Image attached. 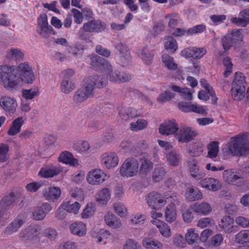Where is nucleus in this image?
Returning a JSON list of instances; mask_svg holds the SVG:
<instances>
[{"instance_id": "nucleus-1", "label": "nucleus", "mask_w": 249, "mask_h": 249, "mask_svg": "<svg viewBox=\"0 0 249 249\" xmlns=\"http://www.w3.org/2000/svg\"><path fill=\"white\" fill-rule=\"evenodd\" d=\"M36 77L32 66L28 62L16 67L6 64L0 66V84L9 90L17 89L22 83L32 84Z\"/></svg>"}, {"instance_id": "nucleus-2", "label": "nucleus", "mask_w": 249, "mask_h": 249, "mask_svg": "<svg viewBox=\"0 0 249 249\" xmlns=\"http://www.w3.org/2000/svg\"><path fill=\"white\" fill-rule=\"evenodd\" d=\"M107 79L102 76H91L85 78L83 85L74 93L73 100L76 103L86 101L96 88H101L107 85Z\"/></svg>"}, {"instance_id": "nucleus-3", "label": "nucleus", "mask_w": 249, "mask_h": 249, "mask_svg": "<svg viewBox=\"0 0 249 249\" xmlns=\"http://www.w3.org/2000/svg\"><path fill=\"white\" fill-rule=\"evenodd\" d=\"M91 59V65L93 66L97 65L101 67L104 72L107 74V79L112 82H124L131 79V76L128 74L122 73L118 71H113L111 65L108 61L97 55L92 56Z\"/></svg>"}, {"instance_id": "nucleus-4", "label": "nucleus", "mask_w": 249, "mask_h": 249, "mask_svg": "<svg viewBox=\"0 0 249 249\" xmlns=\"http://www.w3.org/2000/svg\"><path fill=\"white\" fill-rule=\"evenodd\" d=\"M249 152V135L239 134L232 137L228 143V154L244 156Z\"/></svg>"}, {"instance_id": "nucleus-5", "label": "nucleus", "mask_w": 249, "mask_h": 249, "mask_svg": "<svg viewBox=\"0 0 249 249\" xmlns=\"http://www.w3.org/2000/svg\"><path fill=\"white\" fill-rule=\"evenodd\" d=\"M146 201L148 205L153 209H159L164 206L167 201L173 203L174 205L178 202V199L177 195L171 192L166 193L163 196L157 192L149 193L146 197Z\"/></svg>"}, {"instance_id": "nucleus-6", "label": "nucleus", "mask_w": 249, "mask_h": 249, "mask_svg": "<svg viewBox=\"0 0 249 249\" xmlns=\"http://www.w3.org/2000/svg\"><path fill=\"white\" fill-rule=\"evenodd\" d=\"M245 82L246 78L243 73L240 72L235 73L231 89V95L234 100L240 101L245 98Z\"/></svg>"}, {"instance_id": "nucleus-7", "label": "nucleus", "mask_w": 249, "mask_h": 249, "mask_svg": "<svg viewBox=\"0 0 249 249\" xmlns=\"http://www.w3.org/2000/svg\"><path fill=\"white\" fill-rule=\"evenodd\" d=\"M109 178V176L103 169L99 168L89 170L86 175L87 183L92 186H99Z\"/></svg>"}, {"instance_id": "nucleus-8", "label": "nucleus", "mask_w": 249, "mask_h": 249, "mask_svg": "<svg viewBox=\"0 0 249 249\" xmlns=\"http://www.w3.org/2000/svg\"><path fill=\"white\" fill-rule=\"evenodd\" d=\"M139 170V164L137 160L134 158H127L120 167L119 172L121 176L131 178L137 175Z\"/></svg>"}, {"instance_id": "nucleus-9", "label": "nucleus", "mask_w": 249, "mask_h": 249, "mask_svg": "<svg viewBox=\"0 0 249 249\" xmlns=\"http://www.w3.org/2000/svg\"><path fill=\"white\" fill-rule=\"evenodd\" d=\"M197 135V132L191 127L183 126L179 128L175 134L176 140L181 143H188Z\"/></svg>"}, {"instance_id": "nucleus-10", "label": "nucleus", "mask_w": 249, "mask_h": 249, "mask_svg": "<svg viewBox=\"0 0 249 249\" xmlns=\"http://www.w3.org/2000/svg\"><path fill=\"white\" fill-rule=\"evenodd\" d=\"M74 73L72 70H67L63 72V78L60 83V89L64 94L70 93L75 88V83L70 78Z\"/></svg>"}, {"instance_id": "nucleus-11", "label": "nucleus", "mask_w": 249, "mask_h": 249, "mask_svg": "<svg viewBox=\"0 0 249 249\" xmlns=\"http://www.w3.org/2000/svg\"><path fill=\"white\" fill-rule=\"evenodd\" d=\"M37 32L42 37L47 38L50 36V31H53V34L55 32L51 26H49L48 18L46 14H43L38 18Z\"/></svg>"}, {"instance_id": "nucleus-12", "label": "nucleus", "mask_w": 249, "mask_h": 249, "mask_svg": "<svg viewBox=\"0 0 249 249\" xmlns=\"http://www.w3.org/2000/svg\"><path fill=\"white\" fill-rule=\"evenodd\" d=\"M178 124L175 119H168L160 124L159 132L163 136H168L171 135L175 136V134L178 131Z\"/></svg>"}, {"instance_id": "nucleus-13", "label": "nucleus", "mask_w": 249, "mask_h": 249, "mask_svg": "<svg viewBox=\"0 0 249 249\" xmlns=\"http://www.w3.org/2000/svg\"><path fill=\"white\" fill-rule=\"evenodd\" d=\"M101 161L105 168L110 170L118 165L119 159L115 152H108L104 153L101 155Z\"/></svg>"}, {"instance_id": "nucleus-14", "label": "nucleus", "mask_w": 249, "mask_h": 249, "mask_svg": "<svg viewBox=\"0 0 249 249\" xmlns=\"http://www.w3.org/2000/svg\"><path fill=\"white\" fill-rule=\"evenodd\" d=\"M0 107L6 112L14 113L18 107L17 99L12 96H4L0 98Z\"/></svg>"}, {"instance_id": "nucleus-15", "label": "nucleus", "mask_w": 249, "mask_h": 249, "mask_svg": "<svg viewBox=\"0 0 249 249\" xmlns=\"http://www.w3.org/2000/svg\"><path fill=\"white\" fill-rule=\"evenodd\" d=\"M57 160L60 163L71 166L77 167L79 165L78 160L74 157L72 153L68 150L60 152Z\"/></svg>"}, {"instance_id": "nucleus-16", "label": "nucleus", "mask_w": 249, "mask_h": 249, "mask_svg": "<svg viewBox=\"0 0 249 249\" xmlns=\"http://www.w3.org/2000/svg\"><path fill=\"white\" fill-rule=\"evenodd\" d=\"M187 168L191 176L199 180L205 176L204 173L200 169L198 161L192 159L187 161Z\"/></svg>"}, {"instance_id": "nucleus-17", "label": "nucleus", "mask_w": 249, "mask_h": 249, "mask_svg": "<svg viewBox=\"0 0 249 249\" xmlns=\"http://www.w3.org/2000/svg\"><path fill=\"white\" fill-rule=\"evenodd\" d=\"M62 171V167L60 165L49 164L42 167L39 175L43 178H52L56 176Z\"/></svg>"}, {"instance_id": "nucleus-18", "label": "nucleus", "mask_w": 249, "mask_h": 249, "mask_svg": "<svg viewBox=\"0 0 249 249\" xmlns=\"http://www.w3.org/2000/svg\"><path fill=\"white\" fill-rule=\"evenodd\" d=\"M61 190L59 187L52 186L47 187L43 191L44 198L51 202L57 200L61 196Z\"/></svg>"}, {"instance_id": "nucleus-19", "label": "nucleus", "mask_w": 249, "mask_h": 249, "mask_svg": "<svg viewBox=\"0 0 249 249\" xmlns=\"http://www.w3.org/2000/svg\"><path fill=\"white\" fill-rule=\"evenodd\" d=\"M71 233L80 237H84L87 233V225L83 221L73 222L70 226Z\"/></svg>"}, {"instance_id": "nucleus-20", "label": "nucleus", "mask_w": 249, "mask_h": 249, "mask_svg": "<svg viewBox=\"0 0 249 249\" xmlns=\"http://www.w3.org/2000/svg\"><path fill=\"white\" fill-rule=\"evenodd\" d=\"M111 198V192L106 187L99 190L94 196L96 202L99 205L105 206Z\"/></svg>"}, {"instance_id": "nucleus-21", "label": "nucleus", "mask_w": 249, "mask_h": 249, "mask_svg": "<svg viewBox=\"0 0 249 249\" xmlns=\"http://www.w3.org/2000/svg\"><path fill=\"white\" fill-rule=\"evenodd\" d=\"M219 226L225 233H231L236 231V227L234 225V220L230 216H223L221 219Z\"/></svg>"}, {"instance_id": "nucleus-22", "label": "nucleus", "mask_w": 249, "mask_h": 249, "mask_svg": "<svg viewBox=\"0 0 249 249\" xmlns=\"http://www.w3.org/2000/svg\"><path fill=\"white\" fill-rule=\"evenodd\" d=\"M40 230V227L38 225L31 226L20 234V236L23 239L36 240L39 237Z\"/></svg>"}, {"instance_id": "nucleus-23", "label": "nucleus", "mask_w": 249, "mask_h": 249, "mask_svg": "<svg viewBox=\"0 0 249 249\" xmlns=\"http://www.w3.org/2000/svg\"><path fill=\"white\" fill-rule=\"evenodd\" d=\"M201 186L204 189L215 192L220 189L221 184L220 181L214 178H205L200 182Z\"/></svg>"}, {"instance_id": "nucleus-24", "label": "nucleus", "mask_w": 249, "mask_h": 249, "mask_svg": "<svg viewBox=\"0 0 249 249\" xmlns=\"http://www.w3.org/2000/svg\"><path fill=\"white\" fill-rule=\"evenodd\" d=\"M192 210L200 215H207L210 214L212 209L207 202H196L191 206Z\"/></svg>"}, {"instance_id": "nucleus-25", "label": "nucleus", "mask_w": 249, "mask_h": 249, "mask_svg": "<svg viewBox=\"0 0 249 249\" xmlns=\"http://www.w3.org/2000/svg\"><path fill=\"white\" fill-rule=\"evenodd\" d=\"M51 210L50 205L48 203L43 204L40 206L35 208L33 211V217L36 220L43 219L47 212Z\"/></svg>"}, {"instance_id": "nucleus-26", "label": "nucleus", "mask_w": 249, "mask_h": 249, "mask_svg": "<svg viewBox=\"0 0 249 249\" xmlns=\"http://www.w3.org/2000/svg\"><path fill=\"white\" fill-rule=\"evenodd\" d=\"M162 41L164 48L168 53H173L178 50L177 41L173 36H165Z\"/></svg>"}, {"instance_id": "nucleus-27", "label": "nucleus", "mask_w": 249, "mask_h": 249, "mask_svg": "<svg viewBox=\"0 0 249 249\" xmlns=\"http://www.w3.org/2000/svg\"><path fill=\"white\" fill-rule=\"evenodd\" d=\"M83 29L86 32H101L105 28V25L100 21H90L84 23Z\"/></svg>"}, {"instance_id": "nucleus-28", "label": "nucleus", "mask_w": 249, "mask_h": 249, "mask_svg": "<svg viewBox=\"0 0 249 249\" xmlns=\"http://www.w3.org/2000/svg\"><path fill=\"white\" fill-rule=\"evenodd\" d=\"M23 124L24 120L22 117H18L14 119L7 131V134L13 136L19 133Z\"/></svg>"}, {"instance_id": "nucleus-29", "label": "nucleus", "mask_w": 249, "mask_h": 249, "mask_svg": "<svg viewBox=\"0 0 249 249\" xmlns=\"http://www.w3.org/2000/svg\"><path fill=\"white\" fill-rule=\"evenodd\" d=\"M72 148L77 153L87 154L90 149V145L88 141L82 140L73 142Z\"/></svg>"}, {"instance_id": "nucleus-30", "label": "nucleus", "mask_w": 249, "mask_h": 249, "mask_svg": "<svg viewBox=\"0 0 249 249\" xmlns=\"http://www.w3.org/2000/svg\"><path fill=\"white\" fill-rule=\"evenodd\" d=\"M185 196L190 201H195L202 198L201 192L197 188L193 186H189L187 188Z\"/></svg>"}, {"instance_id": "nucleus-31", "label": "nucleus", "mask_w": 249, "mask_h": 249, "mask_svg": "<svg viewBox=\"0 0 249 249\" xmlns=\"http://www.w3.org/2000/svg\"><path fill=\"white\" fill-rule=\"evenodd\" d=\"M104 220L106 225L111 228L117 229L122 226L120 219L112 213H106L104 216Z\"/></svg>"}, {"instance_id": "nucleus-32", "label": "nucleus", "mask_w": 249, "mask_h": 249, "mask_svg": "<svg viewBox=\"0 0 249 249\" xmlns=\"http://www.w3.org/2000/svg\"><path fill=\"white\" fill-rule=\"evenodd\" d=\"M142 245L145 249H162L163 248L161 242L150 237L144 238L142 241Z\"/></svg>"}, {"instance_id": "nucleus-33", "label": "nucleus", "mask_w": 249, "mask_h": 249, "mask_svg": "<svg viewBox=\"0 0 249 249\" xmlns=\"http://www.w3.org/2000/svg\"><path fill=\"white\" fill-rule=\"evenodd\" d=\"M89 234L99 243L108 239L110 236V233L108 231L103 229H93L90 231Z\"/></svg>"}, {"instance_id": "nucleus-34", "label": "nucleus", "mask_w": 249, "mask_h": 249, "mask_svg": "<svg viewBox=\"0 0 249 249\" xmlns=\"http://www.w3.org/2000/svg\"><path fill=\"white\" fill-rule=\"evenodd\" d=\"M231 35L233 47L235 50H237L243 44V36L242 31L240 30H234L231 32Z\"/></svg>"}, {"instance_id": "nucleus-35", "label": "nucleus", "mask_w": 249, "mask_h": 249, "mask_svg": "<svg viewBox=\"0 0 249 249\" xmlns=\"http://www.w3.org/2000/svg\"><path fill=\"white\" fill-rule=\"evenodd\" d=\"M140 113L135 109L132 108H123L119 112V117L124 121H127L130 119L139 116Z\"/></svg>"}, {"instance_id": "nucleus-36", "label": "nucleus", "mask_w": 249, "mask_h": 249, "mask_svg": "<svg viewBox=\"0 0 249 249\" xmlns=\"http://www.w3.org/2000/svg\"><path fill=\"white\" fill-rule=\"evenodd\" d=\"M63 206L68 213L77 214L81 208V205L77 201L67 200L63 202Z\"/></svg>"}, {"instance_id": "nucleus-37", "label": "nucleus", "mask_w": 249, "mask_h": 249, "mask_svg": "<svg viewBox=\"0 0 249 249\" xmlns=\"http://www.w3.org/2000/svg\"><path fill=\"white\" fill-rule=\"evenodd\" d=\"M173 205L168 206L165 211V218L166 222L169 223H171L176 221L177 217V210L175 208V205L178 204L174 205V202L172 203Z\"/></svg>"}, {"instance_id": "nucleus-38", "label": "nucleus", "mask_w": 249, "mask_h": 249, "mask_svg": "<svg viewBox=\"0 0 249 249\" xmlns=\"http://www.w3.org/2000/svg\"><path fill=\"white\" fill-rule=\"evenodd\" d=\"M96 212V206L93 203H88L83 209L81 213V217L83 219H87L94 216Z\"/></svg>"}, {"instance_id": "nucleus-39", "label": "nucleus", "mask_w": 249, "mask_h": 249, "mask_svg": "<svg viewBox=\"0 0 249 249\" xmlns=\"http://www.w3.org/2000/svg\"><path fill=\"white\" fill-rule=\"evenodd\" d=\"M223 178L226 181L231 184H236V181L241 179V176L237 175L234 170H225L224 172Z\"/></svg>"}, {"instance_id": "nucleus-40", "label": "nucleus", "mask_w": 249, "mask_h": 249, "mask_svg": "<svg viewBox=\"0 0 249 249\" xmlns=\"http://www.w3.org/2000/svg\"><path fill=\"white\" fill-rule=\"evenodd\" d=\"M7 58L16 61H20L24 57V53L19 49L11 48L7 51Z\"/></svg>"}, {"instance_id": "nucleus-41", "label": "nucleus", "mask_w": 249, "mask_h": 249, "mask_svg": "<svg viewBox=\"0 0 249 249\" xmlns=\"http://www.w3.org/2000/svg\"><path fill=\"white\" fill-rule=\"evenodd\" d=\"M198 239V234L196 232L195 228H190L187 230L185 234V240L186 243L190 245H193Z\"/></svg>"}, {"instance_id": "nucleus-42", "label": "nucleus", "mask_w": 249, "mask_h": 249, "mask_svg": "<svg viewBox=\"0 0 249 249\" xmlns=\"http://www.w3.org/2000/svg\"><path fill=\"white\" fill-rule=\"evenodd\" d=\"M222 64L224 68L223 75L225 77H228L233 71V64L231 59L229 56L225 57L222 60Z\"/></svg>"}, {"instance_id": "nucleus-43", "label": "nucleus", "mask_w": 249, "mask_h": 249, "mask_svg": "<svg viewBox=\"0 0 249 249\" xmlns=\"http://www.w3.org/2000/svg\"><path fill=\"white\" fill-rule=\"evenodd\" d=\"M148 122L146 120L139 119L136 122H133L130 124V129L132 131H138L146 128Z\"/></svg>"}, {"instance_id": "nucleus-44", "label": "nucleus", "mask_w": 249, "mask_h": 249, "mask_svg": "<svg viewBox=\"0 0 249 249\" xmlns=\"http://www.w3.org/2000/svg\"><path fill=\"white\" fill-rule=\"evenodd\" d=\"M235 241L238 244H249V230H242L237 233L235 237Z\"/></svg>"}, {"instance_id": "nucleus-45", "label": "nucleus", "mask_w": 249, "mask_h": 249, "mask_svg": "<svg viewBox=\"0 0 249 249\" xmlns=\"http://www.w3.org/2000/svg\"><path fill=\"white\" fill-rule=\"evenodd\" d=\"M203 144L200 142H195L187 146L188 152L194 156L199 155L203 152Z\"/></svg>"}, {"instance_id": "nucleus-46", "label": "nucleus", "mask_w": 249, "mask_h": 249, "mask_svg": "<svg viewBox=\"0 0 249 249\" xmlns=\"http://www.w3.org/2000/svg\"><path fill=\"white\" fill-rule=\"evenodd\" d=\"M22 97L26 100H31L39 94V89L37 88L23 89L22 91Z\"/></svg>"}, {"instance_id": "nucleus-47", "label": "nucleus", "mask_w": 249, "mask_h": 249, "mask_svg": "<svg viewBox=\"0 0 249 249\" xmlns=\"http://www.w3.org/2000/svg\"><path fill=\"white\" fill-rule=\"evenodd\" d=\"M162 61L165 67L170 70H175L178 68V65L175 63L173 57L168 54L162 55Z\"/></svg>"}, {"instance_id": "nucleus-48", "label": "nucleus", "mask_w": 249, "mask_h": 249, "mask_svg": "<svg viewBox=\"0 0 249 249\" xmlns=\"http://www.w3.org/2000/svg\"><path fill=\"white\" fill-rule=\"evenodd\" d=\"M175 97V94L170 90H165L160 93L157 98V102L159 104H164L169 101Z\"/></svg>"}, {"instance_id": "nucleus-49", "label": "nucleus", "mask_w": 249, "mask_h": 249, "mask_svg": "<svg viewBox=\"0 0 249 249\" xmlns=\"http://www.w3.org/2000/svg\"><path fill=\"white\" fill-rule=\"evenodd\" d=\"M208 156L210 158H215L219 152V143L217 142H210L207 147Z\"/></svg>"}, {"instance_id": "nucleus-50", "label": "nucleus", "mask_w": 249, "mask_h": 249, "mask_svg": "<svg viewBox=\"0 0 249 249\" xmlns=\"http://www.w3.org/2000/svg\"><path fill=\"white\" fill-rule=\"evenodd\" d=\"M166 158L170 165L177 166L178 165L179 156L175 151H171L166 154Z\"/></svg>"}, {"instance_id": "nucleus-51", "label": "nucleus", "mask_w": 249, "mask_h": 249, "mask_svg": "<svg viewBox=\"0 0 249 249\" xmlns=\"http://www.w3.org/2000/svg\"><path fill=\"white\" fill-rule=\"evenodd\" d=\"M70 194L72 197L77 199L79 201H84L85 195L84 191L78 187H73L71 189Z\"/></svg>"}, {"instance_id": "nucleus-52", "label": "nucleus", "mask_w": 249, "mask_h": 249, "mask_svg": "<svg viewBox=\"0 0 249 249\" xmlns=\"http://www.w3.org/2000/svg\"><path fill=\"white\" fill-rule=\"evenodd\" d=\"M161 235L165 238H169L172 236L170 227L165 222L157 228Z\"/></svg>"}, {"instance_id": "nucleus-53", "label": "nucleus", "mask_w": 249, "mask_h": 249, "mask_svg": "<svg viewBox=\"0 0 249 249\" xmlns=\"http://www.w3.org/2000/svg\"><path fill=\"white\" fill-rule=\"evenodd\" d=\"M113 209L115 213L120 217H125L127 215V208L120 202L115 203L113 205Z\"/></svg>"}, {"instance_id": "nucleus-54", "label": "nucleus", "mask_w": 249, "mask_h": 249, "mask_svg": "<svg viewBox=\"0 0 249 249\" xmlns=\"http://www.w3.org/2000/svg\"><path fill=\"white\" fill-rule=\"evenodd\" d=\"M9 147L7 144H0V163L6 161L9 159Z\"/></svg>"}, {"instance_id": "nucleus-55", "label": "nucleus", "mask_w": 249, "mask_h": 249, "mask_svg": "<svg viewBox=\"0 0 249 249\" xmlns=\"http://www.w3.org/2000/svg\"><path fill=\"white\" fill-rule=\"evenodd\" d=\"M141 56L145 65H148L152 63L153 55L147 49H144L142 50Z\"/></svg>"}, {"instance_id": "nucleus-56", "label": "nucleus", "mask_w": 249, "mask_h": 249, "mask_svg": "<svg viewBox=\"0 0 249 249\" xmlns=\"http://www.w3.org/2000/svg\"><path fill=\"white\" fill-rule=\"evenodd\" d=\"M146 219L145 215L137 213L133 214L130 217V222L133 225H138L143 224Z\"/></svg>"}, {"instance_id": "nucleus-57", "label": "nucleus", "mask_w": 249, "mask_h": 249, "mask_svg": "<svg viewBox=\"0 0 249 249\" xmlns=\"http://www.w3.org/2000/svg\"><path fill=\"white\" fill-rule=\"evenodd\" d=\"M153 167V164L151 161L143 159L142 160V165L140 172L142 174H145L149 172Z\"/></svg>"}, {"instance_id": "nucleus-58", "label": "nucleus", "mask_w": 249, "mask_h": 249, "mask_svg": "<svg viewBox=\"0 0 249 249\" xmlns=\"http://www.w3.org/2000/svg\"><path fill=\"white\" fill-rule=\"evenodd\" d=\"M207 53V50L204 48H198L193 47V58L198 59L202 58Z\"/></svg>"}, {"instance_id": "nucleus-59", "label": "nucleus", "mask_w": 249, "mask_h": 249, "mask_svg": "<svg viewBox=\"0 0 249 249\" xmlns=\"http://www.w3.org/2000/svg\"><path fill=\"white\" fill-rule=\"evenodd\" d=\"M83 46L80 44L77 43L74 46L70 47L68 51L69 53L72 54L74 56H78L82 54L83 50Z\"/></svg>"}, {"instance_id": "nucleus-60", "label": "nucleus", "mask_w": 249, "mask_h": 249, "mask_svg": "<svg viewBox=\"0 0 249 249\" xmlns=\"http://www.w3.org/2000/svg\"><path fill=\"white\" fill-rule=\"evenodd\" d=\"M192 107H193L192 112L201 115H206L208 113V108L205 106L194 103Z\"/></svg>"}, {"instance_id": "nucleus-61", "label": "nucleus", "mask_w": 249, "mask_h": 249, "mask_svg": "<svg viewBox=\"0 0 249 249\" xmlns=\"http://www.w3.org/2000/svg\"><path fill=\"white\" fill-rule=\"evenodd\" d=\"M168 21L169 26L172 29L174 27L177 25L179 19L180 17L177 14H172L166 17Z\"/></svg>"}, {"instance_id": "nucleus-62", "label": "nucleus", "mask_w": 249, "mask_h": 249, "mask_svg": "<svg viewBox=\"0 0 249 249\" xmlns=\"http://www.w3.org/2000/svg\"><path fill=\"white\" fill-rule=\"evenodd\" d=\"M85 178V172L80 170L72 175L71 180L76 184H80L84 180Z\"/></svg>"}, {"instance_id": "nucleus-63", "label": "nucleus", "mask_w": 249, "mask_h": 249, "mask_svg": "<svg viewBox=\"0 0 249 249\" xmlns=\"http://www.w3.org/2000/svg\"><path fill=\"white\" fill-rule=\"evenodd\" d=\"M42 186V183L40 182H32L28 183L26 186V189L27 191L35 193Z\"/></svg>"}, {"instance_id": "nucleus-64", "label": "nucleus", "mask_w": 249, "mask_h": 249, "mask_svg": "<svg viewBox=\"0 0 249 249\" xmlns=\"http://www.w3.org/2000/svg\"><path fill=\"white\" fill-rule=\"evenodd\" d=\"M140 245L138 243L133 240L128 239L123 244V249H139Z\"/></svg>"}]
</instances>
